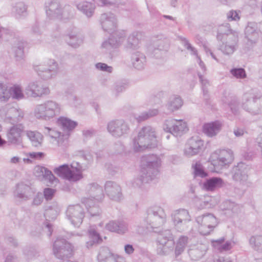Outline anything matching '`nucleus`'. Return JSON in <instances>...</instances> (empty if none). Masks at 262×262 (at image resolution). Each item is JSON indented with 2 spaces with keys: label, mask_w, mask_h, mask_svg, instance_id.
Returning <instances> with one entry per match:
<instances>
[{
  "label": "nucleus",
  "mask_w": 262,
  "mask_h": 262,
  "mask_svg": "<svg viewBox=\"0 0 262 262\" xmlns=\"http://www.w3.org/2000/svg\"><path fill=\"white\" fill-rule=\"evenodd\" d=\"M161 164L160 158L155 155H145L141 158L140 175L134 179L132 185L134 187H140L156 178Z\"/></svg>",
  "instance_id": "1"
},
{
  "label": "nucleus",
  "mask_w": 262,
  "mask_h": 262,
  "mask_svg": "<svg viewBox=\"0 0 262 262\" xmlns=\"http://www.w3.org/2000/svg\"><path fill=\"white\" fill-rule=\"evenodd\" d=\"M166 215L163 208L159 206L149 208L147 211V217L144 221L146 227H139L137 232L143 234L146 229H151L155 232H158L166 221Z\"/></svg>",
  "instance_id": "2"
},
{
  "label": "nucleus",
  "mask_w": 262,
  "mask_h": 262,
  "mask_svg": "<svg viewBox=\"0 0 262 262\" xmlns=\"http://www.w3.org/2000/svg\"><path fill=\"white\" fill-rule=\"evenodd\" d=\"M157 145L155 130L150 126L142 128L137 137L133 140V149L136 152L142 151L147 148H152Z\"/></svg>",
  "instance_id": "3"
},
{
  "label": "nucleus",
  "mask_w": 262,
  "mask_h": 262,
  "mask_svg": "<svg viewBox=\"0 0 262 262\" xmlns=\"http://www.w3.org/2000/svg\"><path fill=\"white\" fill-rule=\"evenodd\" d=\"M61 105L53 100H47L36 105L34 109V116L38 119L49 121L58 116L61 112Z\"/></svg>",
  "instance_id": "4"
},
{
  "label": "nucleus",
  "mask_w": 262,
  "mask_h": 262,
  "mask_svg": "<svg viewBox=\"0 0 262 262\" xmlns=\"http://www.w3.org/2000/svg\"><path fill=\"white\" fill-rule=\"evenodd\" d=\"M46 8L47 14L51 18L66 21L73 16L72 7L69 5L62 6L57 0H48Z\"/></svg>",
  "instance_id": "5"
},
{
  "label": "nucleus",
  "mask_w": 262,
  "mask_h": 262,
  "mask_svg": "<svg viewBox=\"0 0 262 262\" xmlns=\"http://www.w3.org/2000/svg\"><path fill=\"white\" fill-rule=\"evenodd\" d=\"M83 170L81 165L75 162L71 164H63L54 169V172L59 177L74 182L83 178Z\"/></svg>",
  "instance_id": "6"
},
{
  "label": "nucleus",
  "mask_w": 262,
  "mask_h": 262,
  "mask_svg": "<svg viewBox=\"0 0 262 262\" xmlns=\"http://www.w3.org/2000/svg\"><path fill=\"white\" fill-rule=\"evenodd\" d=\"M242 108L252 115L262 114V96L247 94L244 96Z\"/></svg>",
  "instance_id": "7"
},
{
  "label": "nucleus",
  "mask_w": 262,
  "mask_h": 262,
  "mask_svg": "<svg viewBox=\"0 0 262 262\" xmlns=\"http://www.w3.org/2000/svg\"><path fill=\"white\" fill-rule=\"evenodd\" d=\"M74 247L65 239L58 237L54 242L52 253L54 256L63 260L70 258L73 253Z\"/></svg>",
  "instance_id": "8"
},
{
  "label": "nucleus",
  "mask_w": 262,
  "mask_h": 262,
  "mask_svg": "<svg viewBox=\"0 0 262 262\" xmlns=\"http://www.w3.org/2000/svg\"><path fill=\"white\" fill-rule=\"evenodd\" d=\"M33 68L39 77L44 80H48L56 74L58 66L54 59H48L38 65H34Z\"/></svg>",
  "instance_id": "9"
},
{
  "label": "nucleus",
  "mask_w": 262,
  "mask_h": 262,
  "mask_svg": "<svg viewBox=\"0 0 262 262\" xmlns=\"http://www.w3.org/2000/svg\"><path fill=\"white\" fill-rule=\"evenodd\" d=\"M164 132L169 133L175 137H181L188 130L187 124L182 119L170 118L164 121L163 124Z\"/></svg>",
  "instance_id": "10"
},
{
  "label": "nucleus",
  "mask_w": 262,
  "mask_h": 262,
  "mask_svg": "<svg viewBox=\"0 0 262 262\" xmlns=\"http://www.w3.org/2000/svg\"><path fill=\"white\" fill-rule=\"evenodd\" d=\"M199 231L201 234H209L217 225L215 216L211 213L204 214L196 218Z\"/></svg>",
  "instance_id": "11"
},
{
  "label": "nucleus",
  "mask_w": 262,
  "mask_h": 262,
  "mask_svg": "<svg viewBox=\"0 0 262 262\" xmlns=\"http://www.w3.org/2000/svg\"><path fill=\"white\" fill-rule=\"evenodd\" d=\"M108 132L115 138H120L128 134L129 126L123 119L112 120L107 125Z\"/></svg>",
  "instance_id": "12"
},
{
  "label": "nucleus",
  "mask_w": 262,
  "mask_h": 262,
  "mask_svg": "<svg viewBox=\"0 0 262 262\" xmlns=\"http://www.w3.org/2000/svg\"><path fill=\"white\" fill-rule=\"evenodd\" d=\"M0 116L5 121L14 124L21 120L24 113L19 108L7 104L0 108Z\"/></svg>",
  "instance_id": "13"
},
{
  "label": "nucleus",
  "mask_w": 262,
  "mask_h": 262,
  "mask_svg": "<svg viewBox=\"0 0 262 262\" xmlns=\"http://www.w3.org/2000/svg\"><path fill=\"white\" fill-rule=\"evenodd\" d=\"M233 159V152L229 149L216 150L211 155L212 164L220 169L230 164Z\"/></svg>",
  "instance_id": "14"
},
{
  "label": "nucleus",
  "mask_w": 262,
  "mask_h": 262,
  "mask_svg": "<svg viewBox=\"0 0 262 262\" xmlns=\"http://www.w3.org/2000/svg\"><path fill=\"white\" fill-rule=\"evenodd\" d=\"M25 94L28 97L40 98L50 94L49 88L38 81H32L28 83L25 89Z\"/></svg>",
  "instance_id": "15"
},
{
  "label": "nucleus",
  "mask_w": 262,
  "mask_h": 262,
  "mask_svg": "<svg viewBox=\"0 0 262 262\" xmlns=\"http://www.w3.org/2000/svg\"><path fill=\"white\" fill-rule=\"evenodd\" d=\"M173 224L180 232H182L188 228V224L191 220L188 211L184 209H180L174 211L171 214Z\"/></svg>",
  "instance_id": "16"
},
{
  "label": "nucleus",
  "mask_w": 262,
  "mask_h": 262,
  "mask_svg": "<svg viewBox=\"0 0 262 262\" xmlns=\"http://www.w3.org/2000/svg\"><path fill=\"white\" fill-rule=\"evenodd\" d=\"M124 33H117L112 35L101 44V49L104 52L111 54L115 49L118 48L124 41Z\"/></svg>",
  "instance_id": "17"
},
{
  "label": "nucleus",
  "mask_w": 262,
  "mask_h": 262,
  "mask_svg": "<svg viewBox=\"0 0 262 262\" xmlns=\"http://www.w3.org/2000/svg\"><path fill=\"white\" fill-rule=\"evenodd\" d=\"M66 215L72 224L79 227L82 223L84 212L80 205H70L67 208Z\"/></svg>",
  "instance_id": "18"
},
{
  "label": "nucleus",
  "mask_w": 262,
  "mask_h": 262,
  "mask_svg": "<svg viewBox=\"0 0 262 262\" xmlns=\"http://www.w3.org/2000/svg\"><path fill=\"white\" fill-rule=\"evenodd\" d=\"M204 142L199 137H192L187 142L184 150V155L190 157L198 155L202 150Z\"/></svg>",
  "instance_id": "19"
},
{
  "label": "nucleus",
  "mask_w": 262,
  "mask_h": 262,
  "mask_svg": "<svg viewBox=\"0 0 262 262\" xmlns=\"http://www.w3.org/2000/svg\"><path fill=\"white\" fill-rule=\"evenodd\" d=\"M238 34L230 33L226 35V38L223 39L220 50L225 55L232 54L236 50L238 41Z\"/></svg>",
  "instance_id": "20"
},
{
  "label": "nucleus",
  "mask_w": 262,
  "mask_h": 262,
  "mask_svg": "<svg viewBox=\"0 0 262 262\" xmlns=\"http://www.w3.org/2000/svg\"><path fill=\"white\" fill-rule=\"evenodd\" d=\"M97 260L98 262H126L123 256L113 253L108 248L105 247L100 249Z\"/></svg>",
  "instance_id": "21"
},
{
  "label": "nucleus",
  "mask_w": 262,
  "mask_h": 262,
  "mask_svg": "<svg viewBox=\"0 0 262 262\" xmlns=\"http://www.w3.org/2000/svg\"><path fill=\"white\" fill-rule=\"evenodd\" d=\"M248 167L245 163L243 162L238 163L233 168V180L239 182L243 186L248 187L250 183L248 181Z\"/></svg>",
  "instance_id": "22"
},
{
  "label": "nucleus",
  "mask_w": 262,
  "mask_h": 262,
  "mask_svg": "<svg viewBox=\"0 0 262 262\" xmlns=\"http://www.w3.org/2000/svg\"><path fill=\"white\" fill-rule=\"evenodd\" d=\"M245 34L247 39L246 44L249 47H252L257 43L259 37L257 24L254 23H249L245 28Z\"/></svg>",
  "instance_id": "23"
},
{
  "label": "nucleus",
  "mask_w": 262,
  "mask_h": 262,
  "mask_svg": "<svg viewBox=\"0 0 262 262\" xmlns=\"http://www.w3.org/2000/svg\"><path fill=\"white\" fill-rule=\"evenodd\" d=\"M24 130L23 125L19 124L11 127L7 133L8 142L12 144H22L21 133Z\"/></svg>",
  "instance_id": "24"
},
{
  "label": "nucleus",
  "mask_w": 262,
  "mask_h": 262,
  "mask_svg": "<svg viewBox=\"0 0 262 262\" xmlns=\"http://www.w3.org/2000/svg\"><path fill=\"white\" fill-rule=\"evenodd\" d=\"M104 189L107 196L112 200L120 201L123 199L122 189L119 185L113 181L105 183Z\"/></svg>",
  "instance_id": "25"
},
{
  "label": "nucleus",
  "mask_w": 262,
  "mask_h": 262,
  "mask_svg": "<svg viewBox=\"0 0 262 262\" xmlns=\"http://www.w3.org/2000/svg\"><path fill=\"white\" fill-rule=\"evenodd\" d=\"M100 21L104 31L111 32L117 28V18L115 15L111 12L101 14Z\"/></svg>",
  "instance_id": "26"
},
{
  "label": "nucleus",
  "mask_w": 262,
  "mask_h": 262,
  "mask_svg": "<svg viewBox=\"0 0 262 262\" xmlns=\"http://www.w3.org/2000/svg\"><path fill=\"white\" fill-rule=\"evenodd\" d=\"M87 195L86 198L94 201H101L104 198L103 189L97 183L93 182L88 184L85 187Z\"/></svg>",
  "instance_id": "27"
},
{
  "label": "nucleus",
  "mask_w": 262,
  "mask_h": 262,
  "mask_svg": "<svg viewBox=\"0 0 262 262\" xmlns=\"http://www.w3.org/2000/svg\"><path fill=\"white\" fill-rule=\"evenodd\" d=\"M35 193V191L30 185L24 183H18L16 185L14 191V196L23 201L29 200L32 195Z\"/></svg>",
  "instance_id": "28"
},
{
  "label": "nucleus",
  "mask_w": 262,
  "mask_h": 262,
  "mask_svg": "<svg viewBox=\"0 0 262 262\" xmlns=\"http://www.w3.org/2000/svg\"><path fill=\"white\" fill-rule=\"evenodd\" d=\"M225 185L224 180L220 177H212L205 179L202 184V189L207 191H215Z\"/></svg>",
  "instance_id": "29"
},
{
  "label": "nucleus",
  "mask_w": 262,
  "mask_h": 262,
  "mask_svg": "<svg viewBox=\"0 0 262 262\" xmlns=\"http://www.w3.org/2000/svg\"><path fill=\"white\" fill-rule=\"evenodd\" d=\"M34 173L39 179H44L45 180H48L51 184H54L57 182V179H56L52 172L45 167L40 166H35Z\"/></svg>",
  "instance_id": "30"
},
{
  "label": "nucleus",
  "mask_w": 262,
  "mask_h": 262,
  "mask_svg": "<svg viewBox=\"0 0 262 262\" xmlns=\"http://www.w3.org/2000/svg\"><path fill=\"white\" fill-rule=\"evenodd\" d=\"M211 243L214 250L220 252L229 251L232 247V242L230 241H225L224 237L217 239H212Z\"/></svg>",
  "instance_id": "31"
},
{
  "label": "nucleus",
  "mask_w": 262,
  "mask_h": 262,
  "mask_svg": "<svg viewBox=\"0 0 262 262\" xmlns=\"http://www.w3.org/2000/svg\"><path fill=\"white\" fill-rule=\"evenodd\" d=\"M99 202L88 198H83L81 199V203L85 206L91 216H98L101 213V210L97 205Z\"/></svg>",
  "instance_id": "32"
},
{
  "label": "nucleus",
  "mask_w": 262,
  "mask_h": 262,
  "mask_svg": "<svg viewBox=\"0 0 262 262\" xmlns=\"http://www.w3.org/2000/svg\"><path fill=\"white\" fill-rule=\"evenodd\" d=\"M67 41L70 46L77 48L83 43V36L76 29H73L67 34Z\"/></svg>",
  "instance_id": "33"
},
{
  "label": "nucleus",
  "mask_w": 262,
  "mask_h": 262,
  "mask_svg": "<svg viewBox=\"0 0 262 262\" xmlns=\"http://www.w3.org/2000/svg\"><path fill=\"white\" fill-rule=\"evenodd\" d=\"M222 125L219 121L206 123L203 126V132L209 137H214L220 132Z\"/></svg>",
  "instance_id": "34"
},
{
  "label": "nucleus",
  "mask_w": 262,
  "mask_h": 262,
  "mask_svg": "<svg viewBox=\"0 0 262 262\" xmlns=\"http://www.w3.org/2000/svg\"><path fill=\"white\" fill-rule=\"evenodd\" d=\"M159 245L157 249V254L160 255H165L171 251L174 245L173 240L160 239L158 241Z\"/></svg>",
  "instance_id": "35"
},
{
  "label": "nucleus",
  "mask_w": 262,
  "mask_h": 262,
  "mask_svg": "<svg viewBox=\"0 0 262 262\" xmlns=\"http://www.w3.org/2000/svg\"><path fill=\"white\" fill-rule=\"evenodd\" d=\"M132 62L135 68L137 70H142L146 63L145 56L142 53L136 51L132 55Z\"/></svg>",
  "instance_id": "36"
},
{
  "label": "nucleus",
  "mask_w": 262,
  "mask_h": 262,
  "mask_svg": "<svg viewBox=\"0 0 262 262\" xmlns=\"http://www.w3.org/2000/svg\"><path fill=\"white\" fill-rule=\"evenodd\" d=\"M141 37V32L138 31L133 32L128 37L126 48L132 50L138 49Z\"/></svg>",
  "instance_id": "37"
},
{
  "label": "nucleus",
  "mask_w": 262,
  "mask_h": 262,
  "mask_svg": "<svg viewBox=\"0 0 262 262\" xmlns=\"http://www.w3.org/2000/svg\"><path fill=\"white\" fill-rule=\"evenodd\" d=\"M207 250L206 246L204 244H199L194 248L189 250L188 253L191 258L197 260L201 258L205 254Z\"/></svg>",
  "instance_id": "38"
},
{
  "label": "nucleus",
  "mask_w": 262,
  "mask_h": 262,
  "mask_svg": "<svg viewBox=\"0 0 262 262\" xmlns=\"http://www.w3.org/2000/svg\"><path fill=\"white\" fill-rule=\"evenodd\" d=\"M57 123L64 132L67 133L72 130L77 125L76 122L63 117L59 118L57 120Z\"/></svg>",
  "instance_id": "39"
},
{
  "label": "nucleus",
  "mask_w": 262,
  "mask_h": 262,
  "mask_svg": "<svg viewBox=\"0 0 262 262\" xmlns=\"http://www.w3.org/2000/svg\"><path fill=\"white\" fill-rule=\"evenodd\" d=\"M26 135L33 146L38 147L41 145L43 136L40 133L38 132L28 130L26 132Z\"/></svg>",
  "instance_id": "40"
},
{
  "label": "nucleus",
  "mask_w": 262,
  "mask_h": 262,
  "mask_svg": "<svg viewBox=\"0 0 262 262\" xmlns=\"http://www.w3.org/2000/svg\"><path fill=\"white\" fill-rule=\"evenodd\" d=\"M183 105V101L181 98L178 96L171 97L166 104L168 110L172 112L179 110Z\"/></svg>",
  "instance_id": "41"
},
{
  "label": "nucleus",
  "mask_w": 262,
  "mask_h": 262,
  "mask_svg": "<svg viewBox=\"0 0 262 262\" xmlns=\"http://www.w3.org/2000/svg\"><path fill=\"white\" fill-rule=\"evenodd\" d=\"M77 8L88 17H91L94 13L95 5L90 2H83L77 4Z\"/></svg>",
  "instance_id": "42"
},
{
  "label": "nucleus",
  "mask_w": 262,
  "mask_h": 262,
  "mask_svg": "<svg viewBox=\"0 0 262 262\" xmlns=\"http://www.w3.org/2000/svg\"><path fill=\"white\" fill-rule=\"evenodd\" d=\"M187 243L188 237L187 236H182L179 238L174 249L175 258H178L183 253Z\"/></svg>",
  "instance_id": "43"
},
{
  "label": "nucleus",
  "mask_w": 262,
  "mask_h": 262,
  "mask_svg": "<svg viewBox=\"0 0 262 262\" xmlns=\"http://www.w3.org/2000/svg\"><path fill=\"white\" fill-rule=\"evenodd\" d=\"M11 97L16 100L25 98V94L22 86L19 84H14L9 88Z\"/></svg>",
  "instance_id": "44"
},
{
  "label": "nucleus",
  "mask_w": 262,
  "mask_h": 262,
  "mask_svg": "<svg viewBox=\"0 0 262 262\" xmlns=\"http://www.w3.org/2000/svg\"><path fill=\"white\" fill-rule=\"evenodd\" d=\"M89 234L90 240L86 243V247L88 249L91 248L94 245L102 241L99 234L93 228L89 229Z\"/></svg>",
  "instance_id": "45"
},
{
  "label": "nucleus",
  "mask_w": 262,
  "mask_h": 262,
  "mask_svg": "<svg viewBox=\"0 0 262 262\" xmlns=\"http://www.w3.org/2000/svg\"><path fill=\"white\" fill-rule=\"evenodd\" d=\"M230 33L238 34L236 31H233L230 28V26L228 24L222 25L220 26L218 28L217 39L220 40H222L223 39L226 38V36H225Z\"/></svg>",
  "instance_id": "46"
},
{
  "label": "nucleus",
  "mask_w": 262,
  "mask_h": 262,
  "mask_svg": "<svg viewBox=\"0 0 262 262\" xmlns=\"http://www.w3.org/2000/svg\"><path fill=\"white\" fill-rule=\"evenodd\" d=\"M249 244L254 250L262 252V235L252 236L249 239Z\"/></svg>",
  "instance_id": "47"
},
{
  "label": "nucleus",
  "mask_w": 262,
  "mask_h": 262,
  "mask_svg": "<svg viewBox=\"0 0 262 262\" xmlns=\"http://www.w3.org/2000/svg\"><path fill=\"white\" fill-rule=\"evenodd\" d=\"M192 168L193 169L194 177H200L202 178H205L208 174L204 170V168L200 162H196L194 164H192Z\"/></svg>",
  "instance_id": "48"
},
{
  "label": "nucleus",
  "mask_w": 262,
  "mask_h": 262,
  "mask_svg": "<svg viewBox=\"0 0 262 262\" xmlns=\"http://www.w3.org/2000/svg\"><path fill=\"white\" fill-rule=\"evenodd\" d=\"M169 46L168 39H164L163 40H159L154 43V53L156 54L158 51H167Z\"/></svg>",
  "instance_id": "49"
},
{
  "label": "nucleus",
  "mask_w": 262,
  "mask_h": 262,
  "mask_svg": "<svg viewBox=\"0 0 262 262\" xmlns=\"http://www.w3.org/2000/svg\"><path fill=\"white\" fill-rule=\"evenodd\" d=\"M10 98V89L8 88L5 84L0 81V101L6 102Z\"/></svg>",
  "instance_id": "50"
},
{
  "label": "nucleus",
  "mask_w": 262,
  "mask_h": 262,
  "mask_svg": "<svg viewBox=\"0 0 262 262\" xmlns=\"http://www.w3.org/2000/svg\"><path fill=\"white\" fill-rule=\"evenodd\" d=\"M223 209H225L228 213V212L231 211L233 213H237L239 211V206L235 203L230 201H226L224 203Z\"/></svg>",
  "instance_id": "51"
},
{
  "label": "nucleus",
  "mask_w": 262,
  "mask_h": 262,
  "mask_svg": "<svg viewBox=\"0 0 262 262\" xmlns=\"http://www.w3.org/2000/svg\"><path fill=\"white\" fill-rule=\"evenodd\" d=\"M27 6L23 2L15 3L13 7V11L18 15H25L27 13Z\"/></svg>",
  "instance_id": "52"
},
{
  "label": "nucleus",
  "mask_w": 262,
  "mask_h": 262,
  "mask_svg": "<svg viewBox=\"0 0 262 262\" xmlns=\"http://www.w3.org/2000/svg\"><path fill=\"white\" fill-rule=\"evenodd\" d=\"M117 227V233L119 234H124L127 233L129 230L128 223L123 220H118Z\"/></svg>",
  "instance_id": "53"
},
{
  "label": "nucleus",
  "mask_w": 262,
  "mask_h": 262,
  "mask_svg": "<svg viewBox=\"0 0 262 262\" xmlns=\"http://www.w3.org/2000/svg\"><path fill=\"white\" fill-rule=\"evenodd\" d=\"M198 76L199 77L200 81H201L202 85V90L203 92L204 96L205 99H207L208 97V90L207 87L209 85V82L208 80L205 78L204 76L200 73L198 72Z\"/></svg>",
  "instance_id": "54"
},
{
  "label": "nucleus",
  "mask_w": 262,
  "mask_h": 262,
  "mask_svg": "<svg viewBox=\"0 0 262 262\" xmlns=\"http://www.w3.org/2000/svg\"><path fill=\"white\" fill-rule=\"evenodd\" d=\"M230 73L235 78L239 79L245 78L247 76L243 68H233L230 70Z\"/></svg>",
  "instance_id": "55"
},
{
  "label": "nucleus",
  "mask_w": 262,
  "mask_h": 262,
  "mask_svg": "<svg viewBox=\"0 0 262 262\" xmlns=\"http://www.w3.org/2000/svg\"><path fill=\"white\" fill-rule=\"evenodd\" d=\"M160 99L156 97L155 96L150 95L146 98L144 101L143 102V106H148L154 105L160 102Z\"/></svg>",
  "instance_id": "56"
},
{
  "label": "nucleus",
  "mask_w": 262,
  "mask_h": 262,
  "mask_svg": "<svg viewBox=\"0 0 262 262\" xmlns=\"http://www.w3.org/2000/svg\"><path fill=\"white\" fill-rule=\"evenodd\" d=\"M69 134H60L59 137H58L56 139L57 142L58 146L61 147L62 149H64L67 147L68 144V138Z\"/></svg>",
  "instance_id": "57"
},
{
  "label": "nucleus",
  "mask_w": 262,
  "mask_h": 262,
  "mask_svg": "<svg viewBox=\"0 0 262 262\" xmlns=\"http://www.w3.org/2000/svg\"><path fill=\"white\" fill-rule=\"evenodd\" d=\"M15 56L17 60L21 59L24 56V46L23 42L18 43L17 46L13 47Z\"/></svg>",
  "instance_id": "58"
},
{
  "label": "nucleus",
  "mask_w": 262,
  "mask_h": 262,
  "mask_svg": "<svg viewBox=\"0 0 262 262\" xmlns=\"http://www.w3.org/2000/svg\"><path fill=\"white\" fill-rule=\"evenodd\" d=\"M180 39L182 41V43L184 46L188 50L191 51V54H193L196 56V58H197V56H199L198 55L197 50L193 47L191 44L189 42V41L185 37H180Z\"/></svg>",
  "instance_id": "59"
},
{
  "label": "nucleus",
  "mask_w": 262,
  "mask_h": 262,
  "mask_svg": "<svg viewBox=\"0 0 262 262\" xmlns=\"http://www.w3.org/2000/svg\"><path fill=\"white\" fill-rule=\"evenodd\" d=\"M117 221L118 220H112L105 224V229L112 232L117 233Z\"/></svg>",
  "instance_id": "60"
},
{
  "label": "nucleus",
  "mask_w": 262,
  "mask_h": 262,
  "mask_svg": "<svg viewBox=\"0 0 262 262\" xmlns=\"http://www.w3.org/2000/svg\"><path fill=\"white\" fill-rule=\"evenodd\" d=\"M95 67L100 71L106 72L109 73H112L113 71V68L104 63L98 62L95 64Z\"/></svg>",
  "instance_id": "61"
},
{
  "label": "nucleus",
  "mask_w": 262,
  "mask_h": 262,
  "mask_svg": "<svg viewBox=\"0 0 262 262\" xmlns=\"http://www.w3.org/2000/svg\"><path fill=\"white\" fill-rule=\"evenodd\" d=\"M127 87V84L124 82H117L115 84L114 86V92L116 94H118L124 91Z\"/></svg>",
  "instance_id": "62"
},
{
  "label": "nucleus",
  "mask_w": 262,
  "mask_h": 262,
  "mask_svg": "<svg viewBox=\"0 0 262 262\" xmlns=\"http://www.w3.org/2000/svg\"><path fill=\"white\" fill-rule=\"evenodd\" d=\"M55 193V190L50 188H46L44 189L43 194L45 198L47 200H50L53 197Z\"/></svg>",
  "instance_id": "63"
},
{
  "label": "nucleus",
  "mask_w": 262,
  "mask_h": 262,
  "mask_svg": "<svg viewBox=\"0 0 262 262\" xmlns=\"http://www.w3.org/2000/svg\"><path fill=\"white\" fill-rule=\"evenodd\" d=\"M43 200V194L41 192H38L34 198L32 205L35 206L40 205Z\"/></svg>",
  "instance_id": "64"
}]
</instances>
